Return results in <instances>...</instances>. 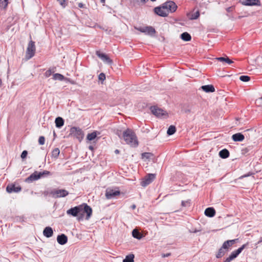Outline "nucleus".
<instances>
[{
  "instance_id": "29",
  "label": "nucleus",
  "mask_w": 262,
  "mask_h": 262,
  "mask_svg": "<svg viewBox=\"0 0 262 262\" xmlns=\"http://www.w3.org/2000/svg\"><path fill=\"white\" fill-rule=\"evenodd\" d=\"M181 38L182 40L188 41L191 39V35L187 32H184L181 35Z\"/></svg>"
},
{
  "instance_id": "14",
  "label": "nucleus",
  "mask_w": 262,
  "mask_h": 262,
  "mask_svg": "<svg viewBox=\"0 0 262 262\" xmlns=\"http://www.w3.org/2000/svg\"><path fill=\"white\" fill-rule=\"evenodd\" d=\"M136 29L141 32L150 35L154 34L156 32L155 29L151 26L136 28Z\"/></svg>"
},
{
  "instance_id": "53",
  "label": "nucleus",
  "mask_w": 262,
  "mask_h": 262,
  "mask_svg": "<svg viewBox=\"0 0 262 262\" xmlns=\"http://www.w3.org/2000/svg\"><path fill=\"white\" fill-rule=\"evenodd\" d=\"M100 2H101V3L104 4L105 2V0H100Z\"/></svg>"
},
{
  "instance_id": "49",
  "label": "nucleus",
  "mask_w": 262,
  "mask_h": 262,
  "mask_svg": "<svg viewBox=\"0 0 262 262\" xmlns=\"http://www.w3.org/2000/svg\"><path fill=\"white\" fill-rule=\"evenodd\" d=\"M171 255V253H166V254H162V257H168L169 256Z\"/></svg>"
},
{
  "instance_id": "47",
  "label": "nucleus",
  "mask_w": 262,
  "mask_h": 262,
  "mask_svg": "<svg viewBox=\"0 0 262 262\" xmlns=\"http://www.w3.org/2000/svg\"><path fill=\"white\" fill-rule=\"evenodd\" d=\"M251 174H252V173L249 172L248 174L242 176L241 177H240L239 179H243L244 178L249 177V176H251Z\"/></svg>"
},
{
  "instance_id": "8",
  "label": "nucleus",
  "mask_w": 262,
  "mask_h": 262,
  "mask_svg": "<svg viewBox=\"0 0 262 262\" xmlns=\"http://www.w3.org/2000/svg\"><path fill=\"white\" fill-rule=\"evenodd\" d=\"M120 191L119 189L108 188L105 191V196L107 199H112L119 195Z\"/></svg>"
},
{
  "instance_id": "17",
  "label": "nucleus",
  "mask_w": 262,
  "mask_h": 262,
  "mask_svg": "<svg viewBox=\"0 0 262 262\" xmlns=\"http://www.w3.org/2000/svg\"><path fill=\"white\" fill-rule=\"evenodd\" d=\"M96 55L99 57L103 61L111 64L112 63V60L110 57L105 54L101 53L100 51L96 52Z\"/></svg>"
},
{
  "instance_id": "55",
  "label": "nucleus",
  "mask_w": 262,
  "mask_h": 262,
  "mask_svg": "<svg viewBox=\"0 0 262 262\" xmlns=\"http://www.w3.org/2000/svg\"><path fill=\"white\" fill-rule=\"evenodd\" d=\"M115 153H119V150L118 149H116L115 151Z\"/></svg>"
},
{
  "instance_id": "28",
  "label": "nucleus",
  "mask_w": 262,
  "mask_h": 262,
  "mask_svg": "<svg viewBox=\"0 0 262 262\" xmlns=\"http://www.w3.org/2000/svg\"><path fill=\"white\" fill-rule=\"evenodd\" d=\"M187 16L191 20L196 19L200 16V12H199V10H198L195 13H194L193 14H191L190 13H188L187 14Z\"/></svg>"
},
{
  "instance_id": "45",
  "label": "nucleus",
  "mask_w": 262,
  "mask_h": 262,
  "mask_svg": "<svg viewBox=\"0 0 262 262\" xmlns=\"http://www.w3.org/2000/svg\"><path fill=\"white\" fill-rule=\"evenodd\" d=\"M27 154H28L27 151L24 150L21 154V158L22 159H25V158H26Z\"/></svg>"
},
{
  "instance_id": "31",
  "label": "nucleus",
  "mask_w": 262,
  "mask_h": 262,
  "mask_svg": "<svg viewBox=\"0 0 262 262\" xmlns=\"http://www.w3.org/2000/svg\"><path fill=\"white\" fill-rule=\"evenodd\" d=\"M134 255L130 254L126 256L125 258L123 260V262H134Z\"/></svg>"
},
{
  "instance_id": "42",
  "label": "nucleus",
  "mask_w": 262,
  "mask_h": 262,
  "mask_svg": "<svg viewBox=\"0 0 262 262\" xmlns=\"http://www.w3.org/2000/svg\"><path fill=\"white\" fill-rule=\"evenodd\" d=\"M98 78L101 81H104L105 79V75L104 73H101L98 76Z\"/></svg>"
},
{
  "instance_id": "48",
  "label": "nucleus",
  "mask_w": 262,
  "mask_h": 262,
  "mask_svg": "<svg viewBox=\"0 0 262 262\" xmlns=\"http://www.w3.org/2000/svg\"><path fill=\"white\" fill-rule=\"evenodd\" d=\"M50 191H49V190H47V191H45L43 192V195H44L45 196H48V195H51V194H50Z\"/></svg>"
},
{
  "instance_id": "16",
  "label": "nucleus",
  "mask_w": 262,
  "mask_h": 262,
  "mask_svg": "<svg viewBox=\"0 0 262 262\" xmlns=\"http://www.w3.org/2000/svg\"><path fill=\"white\" fill-rule=\"evenodd\" d=\"M240 2L244 6H260L259 0H240Z\"/></svg>"
},
{
  "instance_id": "4",
  "label": "nucleus",
  "mask_w": 262,
  "mask_h": 262,
  "mask_svg": "<svg viewBox=\"0 0 262 262\" xmlns=\"http://www.w3.org/2000/svg\"><path fill=\"white\" fill-rule=\"evenodd\" d=\"M80 205L81 206V212L80 213L81 216L78 217V220H80L82 218V216L84 213L86 214L85 219L86 220H89L92 214V209L90 206H89L88 205L85 203Z\"/></svg>"
},
{
  "instance_id": "7",
  "label": "nucleus",
  "mask_w": 262,
  "mask_h": 262,
  "mask_svg": "<svg viewBox=\"0 0 262 262\" xmlns=\"http://www.w3.org/2000/svg\"><path fill=\"white\" fill-rule=\"evenodd\" d=\"M150 110L152 113L158 118H165L168 116V114L166 111L157 106H151L150 107Z\"/></svg>"
},
{
  "instance_id": "50",
  "label": "nucleus",
  "mask_w": 262,
  "mask_h": 262,
  "mask_svg": "<svg viewBox=\"0 0 262 262\" xmlns=\"http://www.w3.org/2000/svg\"><path fill=\"white\" fill-rule=\"evenodd\" d=\"M78 6L79 8H83L84 6V5L83 4H82V3H79L78 4Z\"/></svg>"
},
{
  "instance_id": "32",
  "label": "nucleus",
  "mask_w": 262,
  "mask_h": 262,
  "mask_svg": "<svg viewBox=\"0 0 262 262\" xmlns=\"http://www.w3.org/2000/svg\"><path fill=\"white\" fill-rule=\"evenodd\" d=\"M53 78L55 80H58L59 81H63L64 79V77L61 74L56 73L53 74Z\"/></svg>"
},
{
  "instance_id": "18",
  "label": "nucleus",
  "mask_w": 262,
  "mask_h": 262,
  "mask_svg": "<svg viewBox=\"0 0 262 262\" xmlns=\"http://www.w3.org/2000/svg\"><path fill=\"white\" fill-rule=\"evenodd\" d=\"M238 239H231V240H227L224 242V243L222 245L223 248L226 250V251H228L229 248L231 247L232 245H233L236 242Z\"/></svg>"
},
{
  "instance_id": "15",
  "label": "nucleus",
  "mask_w": 262,
  "mask_h": 262,
  "mask_svg": "<svg viewBox=\"0 0 262 262\" xmlns=\"http://www.w3.org/2000/svg\"><path fill=\"white\" fill-rule=\"evenodd\" d=\"M40 178L39 173L38 171H35L29 177L26 179L25 182L27 183H32L33 181L38 180Z\"/></svg>"
},
{
  "instance_id": "25",
  "label": "nucleus",
  "mask_w": 262,
  "mask_h": 262,
  "mask_svg": "<svg viewBox=\"0 0 262 262\" xmlns=\"http://www.w3.org/2000/svg\"><path fill=\"white\" fill-rule=\"evenodd\" d=\"M216 60L221 61V62H225L228 64H231L233 62L232 60L230 59L227 56L226 57H217L215 58Z\"/></svg>"
},
{
  "instance_id": "1",
  "label": "nucleus",
  "mask_w": 262,
  "mask_h": 262,
  "mask_svg": "<svg viewBox=\"0 0 262 262\" xmlns=\"http://www.w3.org/2000/svg\"><path fill=\"white\" fill-rule=\"evenodd\" d=\"M122 137L126 143L131 147H136L138 146L137 137L133 130L127 128L123 132Z\"/></svg>"
},
{
  "instance_id": "36",
  "label": "nucleus",
  "mask_w": 262,
  "mask_h": 262,
  "mask_svg": "<svg viewBox=\"0 0 262 262\" xmlns=\"http://www.w3.org/2000/svg\"><path fill=\"white\" fill-rule=\"evenodd\" d=\"M40 178L41 177H46L51 175V173L47 170H44L42 172H39Z\"/></svg>"
},
{
  "instance_id": "46",
  "label": "nucleus",
  "mask_w": 262,
  "mask_h": 262,
  "mask_svg": "<svg viewBox=\"0 0 262 262\" xmlns=\"http://www.w3.org/2000/svg\"><path fill=\"white\" fill-rule=\"evenodd\" d=\"M234 9V7L233 6H231V7H228L226 9V11L228 12H232Z\"/></svg>"
},
{
  "instance_id": "13",
  "label": "nucleus",
  "mask_w": 262,
  "mask_h": 262,
  "mask_svg": "<svg viewBox=\"0 0 262 262\" xmlns=\"http://www.w3.org/2000/svg\"><path fill=\"white\" fill-rule=\"evenodd\" d=\"M81 209L80 205L75 206L73 208H71L67 211V213L69 215H71L73 216H77L78 214H80L81 212Z\"/></svg>"
},
{
  "instance_id": "40",
  "label": "nucleus",
  "mask_w": 262,
  "mask_h": 262,
  "mask_svg": "<svg viewBox=\"0 0 262 262\" xmlns=\"http://www.w3.org/2000/svg\"><path fill=\"white\" fill-rule=\"evenodd\" d=\"M38 142L40 145H43L45 142V138L43 136H40L38 139Z\"/></svg>"
},
{
  "instance_id": "23",
  "label": "nucleus",
  "mask_w": 262,
  "mask_h": 262,
  "mask_svg": "<svg viewBox=\"0 0 262 262\" xmlns=\"http://www.w3.org/2000/svg\"><path fill=\"white\" fill-rule=\"evenodd\" d=\"M201 89L207 93L214 92L215 89L212 85H205L201 86Z\"/></svg>"
},
{
  "instance_id": "51",
  "label": "nucleus",
  "mask_w": 262,
  "mask_h": 262,
  "mask_svg": "<svg viewBox=\"0 0 262 262\" xmlns=\"http://www.w3.org/2000/svg\"><path fill=\"white\" fill-rule=\"evenodd\" d=\"M130 207L132 209H135L136 208V205L133 204L130 206Z\"/></svg>"
},
{
  "instance_id": "39",
  "label": "nucleus",
  "mask_w": 262,
  "mask_h": 262,
  "mask_svg": "<svg viewBox=\"0 0 262 262\" xmlns=\"http://www.w3.org/2000/svg\"><path fill=\"white\" fill-rule=\"evenodd\" d=\"M190 201L187 200V201H182L181 202V205L183 207H186L187 206L190 205Z\"/></svg>"
},
{
  "instance_id": "5",
  "label": "nucleus",
  "mask_w": 262,
  "mask_h": 262,
  "mask_svg": "<svg viewBox=\"0 0 262 262\" xmlns=\"http://www.w3.org/2000/svg\"><path fill=\"white\" fill-rule=\"evenodd\" d=\"M248 243L244 244L240 248L231 252L229 257L226 258L224 262H231L232 260L236 258L238 255L242 252V251L247 247Z\"/></svg>"
},
{
  "instance_id": "20",
  "label": "nucleus",
  "mask_w": 262,
  "mask_h": 262,
  "mask_svg": "<svg viewBox=\"0 0 262 262\" xmlns=\"http://www.w3.org/2000/svg\"><path fill=\"white\" fill-rule=\"evenodd\" d=\"M43 234L45 236L49 238L52 236L53 234V231L51 227H47L44 229Z\"/></svg>"
},
{
  "instance_id": "37",
  "label": "nucleus",
  "mask_w": 262,
  "mask_h": 262,
  "mask_svg": "<svg viewBox=\"0 0 262 262\" xmlns=\"http://www.w3.org/2000/svg\"><path fill=\"white\" fill-rule=\"evenodd\" d=\"M8 4V0H0V7L5 9Z\"/></svg>"
},
{
  "instance_id": "54",
  "label": "nucleus",
  "mask_w": 262,
  "mask_h": 262,
  "mask_svg": "<svg viewBox=\"0 0 262 262\" xmlns=\"http://www.w3.org/2000/svg\"><path fill=\"white\" fill-rule=\"evenodd\" d=\"M141 2H143V3H146L148 0H141Z\"/></svg>"
},
{
  "instance_id": "30",
  "label": "nucleus",
  "mask_w": 262,
  "mask_h": 262,
  "mask_svg": "<svg viewBox=\"0 0 262 262\" xmlns=\"http://www.w3.org/2000/svg\"><path fill=\"white\" fill-rule=\"evenodd\" d=\"M132 235L134 238H137L138 239H140L142 237V235L141 234V233L136 229H134L133 230Z\"/></svg>"
},
{
  "instance_id": "19",
  "label": "nucleus",
  "mask_w": 262,
  "mask_h": 262,
  "mask_svg": "<svg viewBox=\"0 0 262 262\" xmlns=\"http://www.w3.org/2000/svg\"><path fill=\"white\" fill-rule=\"evenodd\" d=\"M57 241L59 244L63 245L67 243L68 237L65 234H61L58 235L57 237Z\"/></svg>"
},
{
  "instance_id": "11",
  "label": "nucleus",
  "mask_w": 262,
  "mask_h": 262,
  "mask_svg": "<svg viewBox=\"0 0 262 262\" xmlns=\"http://www.w3.org/2000/svg\"><path fill=\"white\" fill-rule=\"evenodd\" d=\"M156 175L152 173H149L146 175L141 182V185L143 187H146L150 184L155 179Z\"/></svg>"
},
{
  "instance_id": "2",
  "label": "nucleus",
  "mask_w": 262,
  "mask_h": 262,
  "mask_svg": "<svg viewBox=\"0 0 262 262\" xmlns=\"http://www.w3.org/2000/svg\"><path fill=\"white\" fill-rule=\"evenodd\" d=\"M36 48L35 42L31 40L27 46L26 53V59L29 60L33 57L35 53Z\"/></svg>"
},
{
  "instance_id": "35",
  "label": "nucleus",
  "mask_w": 262,
  "mask_h": 262,
  "mask_svg": "<svg viewBox=\"0 0 262 262\" xmlns=\"http://www.w3.org/2000/svg\"><path fill=\"white\" fill-rule=\"evenodd\" d=\"M60 153V150L58 148H54L52 151V157L54 158H57Z\"/></svg>"
},
{
  "instance_id": "34",
  "label": "nucleus",
  "mask_w": 262,
  "mask_h": 262,
  "mask_svg": "<svg viewBox=\"0 0 262 262\" xmlns=\"http://www.w3.org/2000/svg\"><path fill=\"white\" fill-rule=\"evenodd\" d=\"M97 134L96 132H93L87 135L86 139L89 141H92L96 138Z\"/></svg>"
},
{
  "instance_id": "3",
  "label": "nucleus",
  "mask_w": 262,
  "mask_h": 262,
  "mask_svg": "<svg viewBox=\"0 0 262 262\" xmlns=\"http://www.w3.org/2000/svg\"><path fill=\"white\" fill-rule=\"evenodd\" d=\"M70 135L76 138L79 141H81L84 137L83 132L79 127H72L70 130Z\"/></svg>"
},
{
  "instance_id": "43",
  "label": "nucleus",
  "mask_w": 262,
  "mask_h": 262,
  "mask_svg": "<svg viewBox=\"0 0 262 262\" xmlns=\"http://www.w3.org/2000/svg\"><path fill=\"white\" fill-rule=\"evenodd\" d=\"M60 4V5L63 8H65L67 6L66 4V0H57Z\"/></svg>"
},
{
  "instance_id": "41",
  "label": "nucleus",
  "mask_w": 262,
  "mask_h": 262,
  "mask_svg": "<svg viewBox=\"0 0 262 262\" xmlns=\"http://www.w3.org/2000/svg\"><path fill=\"white\" fill-rule=\"evenodd\" d=\"M150 157V154L149 152H144L142 154V158L143 159H149Z\"/></svg>"
},
{
  "instance_id": "27",
  "label": "nucleus",
  "mask_w": 262,
  "mask_h": 262,
  "mask_svg": "<svg viewBox=\"0 0 262 262\" xmlns=\"http://www.w3.org/2000/svg\"><path fill=\"white\" fill-rule=\"evenodd\" d=\"M227 251H226V250L223 248V246H222L220 249L219 250L217 253L216 254V257L217 258H221L223 257Z\"/></svg>"
},
{
  "instance_id": "33",
  "label": "nucleus",
  "mask_w": 262,
  "mask_h": 262,
  "mask_svg": "<svg viewBox=\"0 0 262 262\" xmlns=\"http://www.w3.org/2000/svg\"><path fill=\"white\" fill-rule=\"evenodd\" d=\"M176 132V127L173 125H170L167 129V134L169 136L172 135Z\"/></svg>"
},
{
  "instance_id": "56",
  "label": "nucleus",
  "mask_w": 262,
  "mask_h": 262,
  "mask_svg": "<svg viewBox=\"0 0 262 262\" xmlns=\"http://www.w3.org/2000/svg\"><path fill=\"white\" fill-rule=\"evenodd\" d=\"M260 100H262V97L260 98L259 99Z\"/></svg>"
},
{
  "instance_id": "22",
  "label": "nucleus",
  "mask_w": 262,
  "mask_h": 262,
  "mask_svg": "<svg viewBox=\"0 0 262 262\" xmlns=\"http://www.w3.org/2000/svg\"><path fill=\"white\" fill-rule=\"evenodd\" d=\"M244 138V136L241 133H236L232 136V139L234 141H242Z\"/></svg>"
},
{
  "instance_id": "9",
  "label": "nucleus",
  "mask_w": 262,
  "mask_h": 262,
  "mask_svg": "<svg viewBox=\"0 0 262 262\" xmlns=\"http://www.w3.org/2000/svg\"><path fill=\"white\" fill-rule=\"evenodd\" d=\"M163 4L160 6L154 8V12L158 15L162 17H166L168 16V10L165 8Z\"/></svg>"
},
{
  "instance_id": "21",
  "label": "nucleus",
  "mask_w": 262,
  "mask_h": 262,
  "mask_svg": "<svg viewBox=\"0 0 262 262\" xmlns=\"http://www.w3.org/2000/svg\"><path fill=\"white\" fill-rule=\"evenodd\" d=\"M204 213L206 216L211 217L214 216L215 211L213 208L208 207L205 209Z\"/></svg>"
},
{
  "instance_id": "26",
  "label": "nucleus",
  "mask_w": 262,
  "mask_h": 262,
  "mask_svg": "<svg viewBox=\"0 0 262 262\" xmlns=\"http://www.w3.org/2000/svg\"><path fill=\"white\" fill-rule=\"evenodd\" d=\"M219 156L223 159H226L229 156V151L227 149H223L219 152Z\"/></svg>"
},
{
  "instance_id": "38",
  "label": "nucleus",
  "mask_w": 262,
  "mask_h": 262,
  "mask_svg": "<svg viewBox=\"0 0 262 262\" xmlns=\"http://www.w3.org/2000/svg\"><path fill=\"white\" fill-rule=\"evenodd\" d=\"M239 79L242 81L247 82L250 80V78L249 76L247 75H242L239 77Z\"/></svg>"
},
{
  "instance_id": "52",
  "label": "nucleus",
  "mask_w": 262,
  "mask_h": 262,
  "mask_svg": "<svg viewBox=\"0 0 262 262\" xmlns=\"http://www.w3.org/2000/svg\"><path fill=\"white\" fill-rule=\"evenodd\" d=\"M262 242V237H261L259 239V240L258 241L257 244H259Z\"/></svg>"
},
{
  "instance_id": "24",
  "label": "nucleus",
  "mask_w": 262,
  "mask_h": 262,
  "mask_svg": "<svg viewBox=\"0 0 262 262\" xmlns=\"http://www.w3.org/2000/svg\"><path fill=\"white\" fill-rule=\"evenodd\" d=\"M55 123L56 126L60 128L64 124V120L61 117H58L55 119Z\"/></svg>"
},
{
  "instance_id": "6",
  "label": "nucleus",
  "mask_w": 262,
  "mask_h": 262,
  "mask_svg": "<svg viewBox=\"0 0 262 262\" xmlns=\"http://www.w3.org/2000/svg\"><path fill=\"white\" fill-rule=\"evenodd\" d=\"M50 194L54 198H63L69 194V192L63 189H54L50 190Z\"/></svg>"
},
{
  "instance_id": "44",
  "label": "nucleus",
  "mask_w": 262,
  "mask_h": 262,
  "mask_svg": "<svg viewBox=\"0 0 262 262\" xmlns=\"http://www.w3.org/2000/svg\"><path fill=\"white\" fill-rule=\"evenodd\" d=\"M52 71H51V70L49 69L48 70H47L45 73V76L46 77H50L52 74Z\"/></svg>"
},
{
  "instance_id": "10",
  "label": "nucleus",
  "mask_w": 262,
  "mask_h": 262,
  "mask_svg": "<svg viewBox=\"0 0 262 262\" xmlns=\"http://www.w3.org/2000/svg\"><path fill=\"white\" fill-rule=\"evenodd\" d=\"M163 5L165 6V8L168 10V14L169 13L174 12L178 8L176 3L173 1H167L163 3Z\"/></svg>"
},
{
  "instance_id": "12",
  "label": "nucleus",
  "mask_w": 262,
  "mask_h": 262,
  "mask_svg": "<svg viewBox=\"0 0 262 262\" xmlns=\"http://www.w3.org/2000/svg\"><path fill=\"white\" fill-rule=\"evenodd\" d=\"M21 190V187L19 185H16L14 184H9L6 187V191L8 193H18Z\"/></svg>"
}]
</instances>
